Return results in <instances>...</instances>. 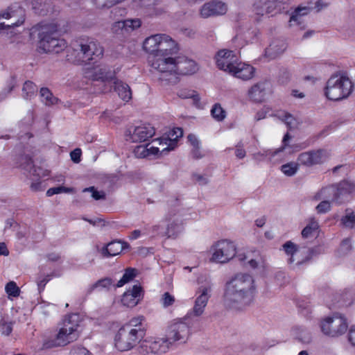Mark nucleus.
I'll list each match as a JSON object with an SVG mask.
<instances>
[{
	"instance_id": "1",
	"label": "nucleus",
	"mask_w": 355,
	"mask_h": 355,
	"mask_svg": "<svg viewBox=\"0 0 355 355\" xmlns=\"http://www.w3.org/2000/svg\"><path fill=\"white\" fill-rule=\"evenodd\" d=\"M257 293L254 277L247 273H239L226 283L223 304L229 309L243 311L254 302Z\"/></svg>"
},
{
	"instance_id": "2",
	"label": "nucleus",
	"mask_w": 355,
	"mask_h": 355,
	"mask_svg": "<svg viewBox=\"0 0 355 355\" xmlns=\"http://www.w3.org/2000/svg\"><path fill=\"white\" fill-rule=\"evenodd\" d=\"M61 32L55 22H42L32 28V33H37L40 51L46 53H59L67 48L66 41L60 38Z\"/></svg>"
},
{
	"instance_id": "3",
	"label": "nucleus",
	"mask_w": 355,
	"mask_h": 355,
	"mask_svg": "<svg viewBox=\"0 0 355 355\" xmlns=\"http://www.w3.org/2000/svg\"><path fill=\"white\" fill-rule=\"evenodd\" d=\"M144 321V317L139 315L132 318L119 329L114 338L115 347L119 351L130 350L139 343L146 332Z\"/></svg>"
},
{
	"instance_id": "4",
	"label": "nucleus",
	"mask_w": 355,
	"mask_h": 355,
	"mask_svg": "<svg viewBox=\"0 0 355 355\" xmlns=\"http://www.w3.org/2000/svg\"><path fill=\"white\" fill-rule=\"evenodd\" d=\"M80 316L73 313L67 315L60 327L55 338L44 343L47 348L62 347L77 340L79 336L78 328L80 325Z\"/></svg>"
},
{
	"instance_id": "5",
	"label": "nucleus",
	"mask_w": 355,
	"mask_h": 355,
	"mask_svg": "<svg viewBox=\"0 0 355 355\" xmlns=\"http://www.w3.org/2000/svg\"><path fill=\"white\" fill-rule=\"evenodd\" d=\"M352 89L353 84L347 76L335 74L327 80L324 95L328 99L337 101L347 98Z\"/></svg>"
},
{
	"instance_id": "6",
	"label": "nucleus",
	"mask_w": 355,
	"mask_h": 355,
	"mask_svg": "<svg viewBox=\"0 0 355 355\" xmlns=\"http://www.w3.org/2000/svg\"><path fill=\"white\" fill-rule=\"evenodd\" d=\"M178 44L167 48V50L157 53L155 55L149 56L148 61L153 69L159 73L173 75L175 67Z\"/></svg>"
},
{
	"instance_id": "7",
	"label": "nucleus",
	"mask_w": 355,
	"mask_h": 355,
	"mask_svg": "<svg viewBox=\"0 0 355 355\" xmlns=\"http://www.w3.org/2000/svg\"><path fill=\"white\" fill-rule=\"evenodd\" d=\"M73 51L77 53L76 61L78 62L96 61L103 55V48L92 38L80 40L74 46Z\"/></svg>"
},
{
	"instance_id": "8",
	"label": "nucleus",
	"mask_w": 355,
	"mask_h": 355,
	"mask_svg": "<svg viewBox=\"0 0 355 355\" xmlns=\"http://www.w3.org/2000/svg\"><path fill=\"white\" fill-rule=\"evenodd\" d=\"M320 328L324 335L338 338L347 331L348 323L343 315L336 313L322 319L320 322Z\"/></svg>"
},
{
	"instance_id": "9",
	"label": "nucleus",
	"mask_w": 355,
	"mask_h": 355,
	"mask_svg": "<svg viewBox=\"0 0 355 355\" xmlns=\"http://www.w3.org/2000/svg\"><path fill=\"white\" fill-rule=\"evenodd\" d=\"M210 261L217 263H225L233 259L236 253L235 243L228 239L214 242L210 247Z\"/></svg>"
},
{
	"instance_id": "10",
	"label": "nucleus",
	"mask_w": 355,
	"mask_h": 355,
	"mask_svg": "<svg viewBox=\"0 0 355 355\" xmlns=\"http://www.w3.org/2000/svg\"><path fill=\"white\" fill-rule=\"evenodd\" d=\"M211 293L210 285H202L198 288L195 294L193 306L185 315L186 320H191L193 318H199L203 315L211 297Z\"/></svg>"
},
{
	"instance_id": "11",
	"label": "nucleus",
	"mask_w": 355,
	"mask_h": 355,
	"mask_svg": "<svg viewBox=\"0 0 355 355\" xmlns=\"http://www.w3.org/2000/svg\"><path fill=\"white\" fill-rule=\"evenodd\" d=\"M175 42L168 35L155 34L145 39L143 48L145 51L150 54L149 56H152L158 52L167 50V48L175 45Z\"/></svg>"
},
{
	"instance_id": "12",
	"label": "nucleus",
	"mask_w": 355,
	"mask_h": 355,
	"mask_svg": "<svg viewBox=\"0 0 355 355\" xmlns=\"http://www.w3.org/2000/svg\"><path fill=\"white\" fill-rule=\"evenodd\" d=\"M354 189V184L349 181L345 180L340 182L337 186H329L321 189V194L325 196L331 195L332 201L341 204L348 200L349 197Z\"/></svg>"
},
{
	"instance_id": "13",
	"label": "nucleus",
	"mask_w": 355,
	"mask_h": 355,
	"mask_svg": "<svg viewBox=\"0 0 355 355\" xmlns=\"http://www.w3.org/2000/svg\"><path fill=\"white\" fill-rule=\"evenodd\" d=\"M191 320L183 318L176 319L169 325L166 338L171 345L177 341L185 343L190 335L189 322Z\"/></svg>"
},
{
	"instance_id": "14",
	"label": "nucleus",
	"mask_w": 355,
	"mask_h": 355,
	"mask_svg": "<svg viewBox=\"0 0 355 355\" xmlns=\"http://www.w3.org/2000/svg\"><path fill=\"white\" fill-rule=\"evenodd\" d=\"M171 345L166 337H148L143 340L140 349L142 353L159 355L167 352Z\"/></svg>"
},
{
	"instance_id": "15",
	"label": "nucleus",
	"mask_w": 355,
	"mask_h": 355,
	"mask_svg": "<svg viewBox=\"0 0 355 355\" xmlns=\"http://www.w3.org/2000/svg\"><path fill=\"white\" fill-rule=\"evenodd\" d=\"M180 210L178 208H171L166 215V236L176 238L184 230L183 220Z\"/></svg>"
},
{
	"instance_id": "16",
	"label": "nucleus",
	"mask_w": 355,
	"mask_h": 355,
	"mask_svg": "<svg viewBox=\"0 0 355 355\" xmlns=\"http://www.w3.org/2000/svg\"><path fill=\"white\" fill-rule=\"evenodd\" d=\"M215 59L218 69L230 74L234 71V67L239 61V55L234 51L228 49L218 51Z\"/></svg>"
},
{
	"instance_id": "17",
	"label": "nucleus",
	"mask_w": 355,
	"mask_h": 355,
	"mask_svg": "<svg viewBox=\"0 0 355 355\" xmlns=\"http://www.w3.org/2000/svg\"><path fill=\"white\" fill-rule=\"evenodd\" d=\"M21 160L23 162L21 163V166L24 169L28 170L29 168H31V178L33 181L30 186L31 191L34 192L42 191L43 188L42 187V182L40 181V178L47 175L46 172L40 167H35L33 166L31 168L33 161L31 157L29 156L22 157Z\"/></svg>"
},
{
	"instance_id": "18",
	"label": "nucleus",
	"mask_w": 355,
	"mask_h": 355,
	"mask_svg": "<svg viewBox=\"0 0 355 355\" xmlns=\"http://www.w3.org/2000/svg\"><path fill=\"white\" fill-rule=\"evenodd\" d=\"M8 20V24L21 26L26 19L25 10L18 3H15L0 12V19Z\"/></svg>"
},
{
	"instance_id": "19",
	"label": "nucleus",
	"mask_w": 355,
	"mask_h": 355,
	"mask_svg": "<svg viewBox=\"0 0 355 355\" xmlns=\"http://www.w3.org/2000/svg\"><path fill=\"white\" fill-rule=\"evenodd\" d=\"M155 134L153 126L149 123H144L130 128L126 134L127 140L132 142H144L148 141Z\"/></svg>"
},
{
	"instance_id": "20",
	"label": "nucleus",
	"mask_w": 355,
	"mask_h": 355,
	"mask_svg": "<svg viewBox=\"0 0 355 355\" xmlns=\"http://www.w3.org/2000/svg\"><path fill=\"white\" fill-rule=\"evenodd\" d=\"M327 157L328 155L327 152L324 150L319 149L300 153L297 157V161L302 165L313 166L322 164L327 160Z\"/></svg>"
},
{
	"instance_id": "21",
	"label": "nucleus",
	"mask_w": 355,
	"mask_h": 355,
	"mask_svg": "<svg viewBox=\"0 0 355 355\" xmlns=\"http://www.w3.org/2000/svg\"><path fill=\"white\" fill-rule=\"evenodd\" d=\"M141 25L139 19H127L114 22L111 27L112 32L117 35L126 36Z\"/></svg>"
},
{
	"instance_id": "22",
	"label": "nucleus",
	"mask_w": 355,
	"mask_h": 355,
	"mask_svg": "<svg viewBox=\"0 0 355 355\" xmlns=\"http://www.w3.org/2000/svg\"><path fill=\"white\" fill-rule=\"evenodd\" d=\"M226 3L217 0H212L205 3L200 10V15L202 18H208L213 16L222 15L227 12Z\"/></svg>"
},
{
	"instance_id": "23",
	"label": "nucleus",
	"mask_w": 355,
	"mask_h": 355,
	"mask_svg": "<svg viewBox=\"0 0 355 355\" xmlns=\"http://www.w3.org/2000/svg\"><path fill=\"white\" fill-rule=\"evenodd\" d=\"M198 70V64L193 60L184 55L177 56L173 75H191Z\"/></svg>"
},
{
	"instance_id": "24",
	"label": "nucleus",
	"mask_w": 355,
	"mask_h": 355,
	"mask_svg": "<svg viewBox=\"0 0 355 355\" xmlns=\"http://www.w3.org/2000/svg\"><path fill=\"white\" fill-rule=\"evenodd\" d=\"M84 75L89 79L101 80L102 82L109 81L114 77V73L106 66H96L93 68H85Z\"/></svg>"
},
{
	"instance_id": "25",
	"label": "nucleus",
	"mask_w": 355,
	"mask_h": 355,
	"mask_svg": "<svg viewBox=\"0 0 355 355\" xmlns=\"http://www.w3.org/2000/svg\"><path fill=\"white\" fill-rule=\"evenodd\" d=\"M142 297L141 287L138 285H134L132 289L128 290L123 294L121 303L124 306L132 308L139 304Z\"/></svg>"
},
{
	"instance_id": "26",
	"label": "nucleus",
	"mask_w": 355,
	"mask_h": 355,
	"mask_svg": "<svg viewBox=\"0 0 355 355\" xmlns=\"http://www.w3.org/2000/svg\"><path fill=\"white\" fill-rule=\"evenodd\" d=\"M183 130L180 128H173L168 135V138H159L153 140L154 144H158V145H166V147L162 148L161 150V154L172 150L175 148V142L178 138L182 137Z\"/></svg>"
},
{
	"instance_id": "27",
	"label": "nucleus",
	"mask_w": 355,
	"mask_h": 355,
	"mask_svg": "<svg viewBox=\"0 0 355 355\" xmlns=\"http://www.w3.org/2000/svg\"><path fill=\"white\" fill-rule=\"evenodd\" d=\"M311 10V8L308 6H298L291 13L289 19V26H298L300 28H305V23L304 17L307 15Z\"/></svg>"
},
{
	"instance_id": "28",
	"label": "nucleus",
	"mask_w": 355,
	"mask_h": 355,
	"mask_svg": "<svg viewBox=\"0 0 355 355\" xmlns=\"http://www.w3.org/2000/svg\"><path fill=\"white\" fill-rule=\"evenodd\" d=\"M270 85V83L266 80L261 81L254 85L248 91L250 98L256 102L262 101Z\"/></svg>"
},
{
	"instance_id": "29",
	"label": "nucleus",
	"mask_w": 355,
	"mask_h": 355,
	"mask_svg": "<svg viewBox=\"0 0 355 355\" xmlns=\"http://www.w3.org/2000/svg\"><path fill=\"white\" fill-rule=\"evenodd\" d=\"M235 69L230 74L242 80H247L251 79L254 74V68L248 64L239 61Z\"/></svg>"
},
{
	"instance_id": "30",
	"label": "nucleus",
	"mask_w": 355,
	"mask_h": 355,
	"mask_svg": "<svg viewBox=\"0 0 355 355\" xmlns=\"http://www.w3.org/2000/svg\"><path fill=\"white\" fill-rule=\"evenodd\" d=\"M315 250L313 249H300L288 259V262L290 264L295 263L297 266L303 264L309 261L313 256Z\"/></svg>"
},
{
	"instance_id": "31",
	"label": "nucleus",
	"mask_w": 355,
	"mask_h": 355,
	"mask_svg": "<svg viewBox=\"0 0 355 355\" xmlns=\"http://www.w3.org/2000/svg\"><path fill=\"white\" fill-rule=\"evenodd\" d=\"M286 43L282 40L272 41L265 51V55L270 59H275L286 49Z\"/></svg>"
},
{
	"instance_id": "32",
	"label": "nucleus",
	"mask_w": 355,
	"mask_h": 355,
	"mask_svg": "<svg viewBox=\"0 0 355 355\" xmlns=\"http://www.w3.org/2000/svg\"><path fill=\"white\" fill-rule=\"evenodd\" d=\"M313 200L321 201L315 207L318 214H326L331 210V202H333L332 196L331 195L325 196L324 194H321L320 190L315 194Z\"/></svg>"
},
{
	"instance_id": "33",
	"label": "nucleus",
	"mask_w": 355,
	"mask_h": 355,
	"mask_svg": "<svg viewBox=\"0 0 355 355\" xmlns=\"http://www.w3.org/2000/svg\"><path fill=\"white\" fill-rule=\"evenodd\" d=\"M153 144H147L145 145L137 146L135 150L134 153L135 156L138 158H145L152 155H157L161 150L159 148L155 146L153 142Z\"/></svg>"
},
{
	"instance_id": "34",
	"label": "nucleus",
	"mask_w": 355,
	"mask_h": 355,
	"mask_svg": "<svg viewBox=\"0 0 355 355\" xmlns=\"http://www.w3.org/2000/svg\"><path fill=\"white\" fill-rule=\"evenodd\" d=\"M114 89L119 96L124 101L128 102L132 98V91L130 86L120 80H115Z\"/></svg>"
},
{
	"instance_id": "35",
	"label": "nucleus",
	"mask_w": 355,
	"mask_h": 355,
	"mask_svg": "<svg viewBox=\"0 0 355 355\" xmlns=\"http://www.w3.org/2000/svg\"><path fill=\"white\" fill-rule=\"evenodd\" d=\"M126 246V243L112 241L103 249L102 253L105 257H114L119 254Z\"/></svg>"
},
{
	"instance_id": "36",
	"label": "nucleus",
	"mask_w": 355,
	"mask_h": 355,
	"mask_svg": "<svg viewBox=\"0 0 355 355\" xmlns=\"http://www.w3.org/2000/svg\"><path fill=\"white\" fill-rule=\"evenodd\" d=\"M115 286L116 284L112 278L105 277L98 280L92 284L89 289V292L91 293L95 289H98L99 291H110L112 287L116 288V287Z\"/></svg>"
},
{
	"instance_id": "37",
	"label": "nucleus",
	"mask_w": 355,
	"mask_h": 355,
	"mask_svg": "<svg viewBox=\"0 0 355 355\" xmlns=\"http://www.w3.org/2000/svg\"><path fill=\"white\" fill-rule=\"evenodd\" d=\"M37 91V85L32 81L27 80L22 87V97L26 100H31L35 96Z\"/></svg>"
},
{
	"instance_id": "38",
	"label": "nucleus",
	"mask_w": 355,
	"mask_h": 355,
	"mask_svg": "<svg viewBox=\"0 0 355 355\" xmlns=\"http://www.w3.org/2000/svg\"><path fill=\"white\" fill-rule=\"evenodd\" d=\"M268 5L271 15L280 13L288 8V3L284 0H268Z\"/></svg>"
},
{
	"instance_id": "39",
	"label": "nucleus",
	"mask_w": 355,
	"mask_h": 355,
	"mask_svg": "<svg viewBox=\"0 0 355 355\" xmlns=\"http://www.w3.org/2000/svg\"><path fill=\"white\" fill-rule=\"evenodd\" d=\"M42 101L46 106H51L57 104L58 98L53 96L52 92L47 87H42L40 91Z\"/></svg>"
},
{
	"instance_id": "40",
	"label": "nucleus",
	"mask_w": 355,
	"mask_h": 355,
	"mask_svg": "<svg viewBox=\"0 0 355 355\" xmlns=\"http://www.w3.org/2000/svg\"><path fill=\"white\" fill-rule=\"evenodd\" d=\"M137 276V270L132 268L125 269L122 277L116 284V287L121 288L131 282Z\"/></svg>"
},
{
	"instance_id": "41",
	"label": "nucleus",
	"mask_w": 355,
	"mask_h": 355,
	"mask_svg": "<svg viewBox=\"0 0 355 355\" xmlns=\"http://www.w3.org/2000/svg\"><path fill=\"white\" fill-rule=\"evenodd\" d=\"M177 94L182 99L191 98L195 105H198L199 104L200 98L198 92L194 90L182 89L178 92Z\"/></svg>"
},
{
	"instance_id": "42",
	"label": "nucleus",
	"mask_w": 355,
	"mask_h": 355,
	"mask_svg": "<svg viewBox=\"0 0 355 355\" xmlns=\"http://www.w3.org/2000/svg\"><path fill=\"white\" fill-rule=\"evenodd\" d=\"M19 26H15L10 24H8L6 22L0 23V31L6 37L12 38L15 35L20 33V31L17 29Z\"/></svg>"
},
{
	"instance_id": "43",
	"label": "nucleus",
	"mask_w": 355,
	"mask_h": 355,
	"mask_svg": "<svg viewBox=\"0 0 355 355\" xmlns=\"http://www.w3.org/2000/svg\"><path fill=\"white\" fill-rule=\"evenodd\" d=\"M341 224L343 227L352 228L355 225V214L353 210L347 209L345 215L341 218Z\"/></svg>"
},
{
	"instance_id": "44",
	"label": "nucleus",
	"mask_w": 355,
	"mask_h": 355,
	"mask_svg": "<svg viewBox=\"0 0 355 355\" xmlns=\"http://www.w3.org/2000/svg\"><path fill=\"white\" fill-rule=\"evenodd\" d=\"M211 116L217 121H222L226 117V112L220 103H215L211 110Z\"/></svg>"
},
{
	"instance_id": "45",
	"label": "nucleus",
	"mask_w": 355,
	"mask_h": 355,
	"mask_svg": "<svg viewBox=\"0 0 355 355\" xmlns=\"http://www.w3.org/2000/svg\"><path fill=\"white\" fill-rule=\"evenodd\" d=\"M319 228L318 222L315 218H311L307 225L302 230V236L303 238H309L313 232Z\"/></svg>"
},
{
	"instance_id": "46",
	"label": "nucleus",
	"mask_w": 355,
	"mask_h": 355,
	"mask_svg": "<svg viewBox=\"0 0 355 355\" xmlns=\"http://www.w3.org/2000/svg\"><path fill=\"white\" fill-rule=\"evenodd\" d=\"M254 12L259 15L270 14L269 12L268 0H259L254 6Z\"/></svg>"
},
{
	"instance_id": "47",
	"label": "nucleus",
	"mask_w": 355,
	"mask_h": 355,
	"mask_svg": "<svg viewBox=\"0 0 355 355\" xmlns=\"http://www.w3.org/2000/svg\"><path fill=\"white\" fill-rule=\"evenodd\" d=\"M299 169V164L296 162H289L283 164L281 166L282 172L286 176H293Z\"/></svg>"
},
{
	"instance_id": "48",
	"label": "nucleus",
	"mask_w": 355,
	"mask_h": 355,
	"mask_svg": "<svg viewBox=\"0 0 355 355\" xmlns=\"http://www.w3.org/2000/svg\"><path fill=\"white\" fill-rule=\"evenodd\" d=\"M5 290L9 297H16L19 295L20 289L17 284L13 282H9L5 286Z\"/></svg>"
},
{
	"instance_id": "49",
	"label": "nucleus",
	"mask_w": 355,
	"mask_h": 355,
	"mask_svg": "<svg viewBox=\"0 0 355 355\" xmlns=\"http://www.w3.org/2000/svg\"><path fill=\"white\" fill-rule=\"evenodd\" d=\"M165 226L163 221L153 225L150 230L152 236H166V227H165Z\"/></svg>"
},
{
	"instance_id": "50",
	"label": "nucleus",
	"mask_w": 355,
	"mask_h": 355,
	"mask_svg": "<svg viewBox=\"0 0 355 355\" xmlns=\"http://www.w3.org/2000/svg\"><path fill=\"white\" fill-rule=\"evenodd\" d=\"M83 192H90L92 197L96 200H105L106 195L103 191H98L94 187L85 188Z\"/></svg>"
},
{
	"instance_id": "51",
	"label": "nucleus",
	"mask_w": 355,
	"mask_h": 355,
	"mask_svg": "<svg viewBox=\"0 0 355 355\" xmlns=\"http://www.w3.org/2000/svg\"><path fill=\"white\" fill-rule=\"evenodd\" d=\"M124 0H93L94 4L99 8H110L121 3Z\"/></svg>"
},
{
	"instance_id": "52",
	"label": "nucleus",
	"mask_w": 355,
	"mask_h": 355,
	"mask_svg": "<svg viewBox=\"0 0 355 355\" xmlns=\"http://www.w3.org/2000/svg\"><path fill=\"white\" fill-rule=\"evenodd\" d=\"M12 331V323L2 318L0 320V331L2 334L8 336Z\"/></svg>"
},
{
	"instance_id": "53",
	"label": "nucleus",
	"mask_w": 355,
	"mask_h": 355,
	"mask_svg": "<svg viewBox=\"0 0 355 355\" xmlns=\"http://www.w3.org/2000/svg\"><path fill=\"white\" fill-rule=\"evenodd\" d=\"M73 191L72 188H68L64 187H52L47 190L46 191V196H52L55 194H58L61 193H70Z\"/></svg>"
},
{
	"instance_id": "54",
	"label": "nucleus",
	"mask_w": 355,
	"mask_h": 355,
	"mask_svg": "<svg viewBox=\"0 0 355 355\" xmlns=\"http://www.w3.org/2000/svg\"><path fill=\"white\" fill-rule=\"evenodd\" d=\"M352 249V239L347 238L343 240L340 246V252L343 254H347Z\"/></svg>"
},
{
	"instance_id": "55",
	"label": "nucleus",
	"mask_w": 355,
	"mask_h": 355,
	"mask_svg": "<svg viewBox=\"0 0 355 355\" xmlns=\"http://www.w3.org/2000/svg\"><path fill=\"white\" fill-rule=\"evenodd\" d=\"M282 248H283L284 252H286V254L288 256H290V257H292L294 254V253H295V252H297V250H300V249L297 248V246L294 243H293L292 241H290L286 242L282 245Z\"/></svg>"
},
{
	"instance_id": "56",
	"label": "nucleus",
	"mask_w": 355,
	"mask_h": 355,
	"mask_svg": "<svg viewBox=\"0 0 355 355\" xmlns=\"http://www.w3.org/2000/svg\"><path fill=\"white\" fill-rule=\"evenodd\" d=\"M16 85V80L14 78H11L8 84V89L6 90L3 91L1 93H0V101H3L6 98L8 94H10L12 89L15 88Z\"/></svg>"
},
{
	"instance_id": "57",
	"label": "nucleus",
	"mask_w": 355,
	"mask_h": 355,
	"mask_svg": "<svg viewBox=\"0 0 355 355\" xmlns=\"http://www.w3.org/2000/svg\"><path fill=\"white\" fill-rule=\"evenodd\" d=\"M51 279L50 275H41L37 279V284L38 286V290L40 292L42 291L44 289L46 284Z\"/></svg>"
},
{
	"instance_id": "58",
	"label": "nucleus",
	"mask_w": 355,
	"mask_h": 355,
	"mask_svg": "<svg viewBox=\"0 0 355 355\" xmlns=\"http://www.w3.org/2000/svg\"><path fill=\"white\" fill-rule=\"evenodd\" d=\"M162 304L164 307H168L172 305L175 302V298L169 293L166 292L161 299Z\"/></svg>"
},
{
	"instance_id": "59",
	"label": "nucleus",
	"mask_w": 355,
	"mask_h": 355,
	"mask_svg": "<svg viewBox=\"0 0 355 355\" xmlns=\"http://www.w3.org/2000/svg\"><path fill=\"white\" fill-rule=\"evenodd\" d=\"M160 0H137V5L144 8H150L159 3Z\"/></svg>"
},
{
	"instance_id": "60",
	"label": "nucleus",
	"mask_w": 355,
	"mask_h": 355,
	"mask_svg": "<svg viewBox=\"0 0 355 355\" xmlns=\"http://www.w3.org/2000/svg\"><path fill=\"white\" fill-rule=\"evenodd\" d=\"M279 118L281 119L284 123L289 126L290 128L293 125L294 123V118L293 116L288 113L283 112L279 114Z\"/></svg>"
},
{
	"instance_id": "61",
	"label": "nucleus",
	"mask_w": 355,
	"mask_h": 355,
	"mask_svg": "<svg viewBox=\"0 0 355 355\" xmlns=\"http://www.w3.org/2000/svg\"><path fill=\"white\" fill-rule=\"evenodd\" d=\"M32 8L35 10V12L43 15L45 14L44 10L42 7V3L39 0H33L31 1Z\"/></svg>"
},
{
	"instance_id": "62",
	"label": "nucleus",
	"mask_w": 355,
	"mask_h": 355,
	"mask_svg": "<svg viewBox=\"0 0 355 355\" xmlns=\"http://www.w3.org/2000/svg\"><path fill=\"white\" fill-rule=\"evenodd\" d=\"M245 150L243 148V144L242 142H239L236 146L235 155L239 159H243L245 156Z\"/></svg>"
},
{
	"instance_id": "63",
	"label": "nucleus",
	"mask_w": 355,
	"mask_h": 355,
	"mask_svg": "<svg viewBox=\"0 0 355 355\" xmlns=\"http://www.w3.org/2000/svg\"><path fill=\"white\" fill-rule=\"evenodd\" d=\"M81 150L76 148L71 152L70 157L71 160L75 163H79L80 162Z\"/></svg>"
},
{
	"instance_id": "64",
	"label": "nucleus",
	"mask_w": 355,
	"mask_h": 355,
	"mask_svg": "<svg viewBox=\"0 0 355 355\" xmlns=\"http://www.w3.org/2000/svg\"><path fill=\"white\" fill-rule=\"evenodd\" d=\"M187 139L193 148H200V141L195 135L189 134Z\"/></svg>"
}]
</instances>
